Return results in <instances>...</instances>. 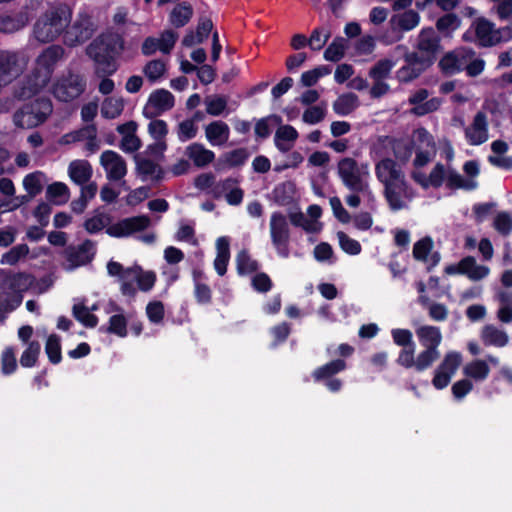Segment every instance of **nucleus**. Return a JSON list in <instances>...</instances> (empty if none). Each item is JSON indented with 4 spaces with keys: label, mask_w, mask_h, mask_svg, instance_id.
<instances>
[{
    "label": "nucleus",
    "mask_w": 512,
    "mask_h": 512,
    "mask_svg": "<svg viewBox=\"0 0 512 512\" xmlns=\"http://www.w3.org/2000/svg\"><path fill=\"white\" fill-rule=\"evenodd\" d=\"M65 50L61 45H50L35 59L31 73L15 89L17 99H29L47 87L56 65L64 58Z\"/></svg>",
    "instance_id": "nucleus-1"
},
{
    "label": "nucleus",
    "mask_w": 512,
    "mask_h": 512,
    "mask_svg": "<svg viewBox=\"0 0 512 512\" xmlns=\"http://www.w3.org/2000/svg\"><path fill=\"white\" fill-rule=\"evenodd\" d=\"M72 14V9L65 4L48 8L35 21L33 38L40 44L54 42L59 36L64 35V31L71 23Z\"/></svg>",
    "instance_id": "nucleus-2"
},
{
    "label": "nucleus",
    "mask_w": 512,
    "mask_h": 512,
    "mask_svg": "<svg viewBox=\"0 0 512 512\" xmlns=\"http://www.w3.org/2000/svg\"><path fill=\"white\" fill-rule=\"evenodd\" d=\"M107 272L112 277H118L121 293L133 297L136 294V284L141 291L152 289L156 281V275L152 271H144L140 266L124 268L120 263L110 261L107 264Z\"/></svg>",
    "instance_id": "nucleus-3"
},
{
    "label": "nucleus",
    "mask_w": 512,
    "mask_h": 512,
    "mask_svg": "<svg viewBox=\"0 0 512 512\" xmlns=\"http://www.w3.org/2000/svg\"><path fill=\"white\" fill-rule=\"evenodd\" d=\"M337 172L347 189L352 192H361L369 198L374 197L368 182L370 176L368 164L359 165L353 158L345 157L338 162Z\"/></svg>",
    "instance_id": "nucleus-4"
},
{
    "label": "nucleus",
    "mask_w": 512,
    "mask_h": 512,
    "mask_svg": "<svg viewBox=\"0 0 512 512\" xmlns=\"http://www.w3.org/2000/svg\"><path fill=\"white\" fill-rule=\"evenodd\" d=\"M414 52H405V61L410 63H421L427 67L433 63L437 54L441 51V39L432 27L423 28L415 43Z\"/></svg>",
    "instance_id": "nucleus-5"
},
{
    "label": "nucleus",
    "mask_w": 512,
    "mask_h": 512,
    "mask_svg": "<svg viewBox=\"0 0 512 512\" xmlns=\"http://www.w3.org/2000/svg\"><path fill=\"white\" fill-rule=\"evenodd\" d=\"M53 111L52 102L40 97L24 104L13 114V124L22 129H31L43 124Z\"/></svg>",
    "instance_id": "nucleus-6"
},
{
    "label": "nucleus",
    "mask_w": 512,
    "mask_h": 512,
    "mask_svg": "<svg viewBox=\"0 0 512 512\" xmlns=\"http://www.w3.org/2000/svg\"><path fill=\"white\" fill-rule=\"evenodd\" d=\"M269 234L278 256L288 258L290 255V226L287 217L282 212L276 211L271 214Z\"/></svg>",
    "instance_id": "nucleus-7"
},
{
    "label": "nucleus",
    "mask_w": 512,
    "mask_h": 512,
    "mask_svg": "<svg viewBox=\"0 0 512 512\" xmlns=\"http://www.w3.org/2000/svg\"><path fill=\"white\" fill-rule=\"evenodd\" d=\"M85 89V78L80 74L68 72L54 82L52 93L61 102H71L80 97Z\"/></svg>",
    "instance_id": "nucleus-8"
},
{
    "label": "nucleus",
    "mask_w": 512,
    "mask_h": 512,
    "mask_svg": "<svg viewBox=\"0 0 512 512\" xmlns=\"http://www.w3.org/2000/svg\"><path fill=\"white\" fill-rule=\"evenodd\" d=\"M96 254V243L86 239L78 245H69L63 251L62 266L66 271H73L89 264Z\"/></svg>",
    "instance_id": "nucleus-9"
},
{
    "label": "nucleus",
    "mask_w": 512,
    "mask_h": 512,
    "mask_svg": "<svg viewBox=\"0 0 512 512\" xmlns=\"http://www.w3.org/2000/svg\"><path fill=\"white\" fill-rule=\"evenodd\" d=\"M94 32L92 18L87 13H79L64 31L63 42L68 47H76L88 41Z\"/></svg>",
    "instance_id": "nucleus-10"
},
{
    "label": "nucleus",
    "mask_w": 512,
    "mask_h": 512,
    "mask_svg": "<svg viewBox=\"0 0 512 512\" xmlns=\"http://www.w3.org/2000/svg\"><path fill=\"white\" fill-rule=\"evenodd\" d=\"M461 363L462 356L459 352L450 351L446 353L443 360L434 371V377L432 379L433 386L438 390L446 388Z\"/></svg>",
    "instance_id": "nucleus-11"
},
{
    "label": "nucleus",
    "mask_w": 512,
    "mask_h": 512,
    "mask_svg": "<svg viewBox=\"0 0 512 512\" xmlns=\"http://www.w3.org/2000/svg\"><path fill=\"white\" fill-rule=\"evenodd\" d=\"M28 64V57L21 52L0 51V81L7 83L19 76Z\"/></svg>",
    "instance_id": "nucleus-12"
},
{
    "label": "nucleus",
    "mask_w": 512,
    "mask_h": 512,
    "mask_svg": "<svg viewBox=\"0 0 512 512\" xmlns=\"http://www.w3.org/2000/svg\"><path fill=\"white\" fill-rule=\"evenodd\" d=\"M383 194L389 208L394 212L407 209L409 203L415 197V192L406 179L385 187Z\"/></svg>",
    "instance_id": "nucleus-13"
},
{
    "label": "nucleus",
    "mask_w": 512,
    "mask_h": 512,
    "mask_svg": "<svg viewBox=\"0 0 512 512\" xmlns=\"http://www.w3.org/2000/svg\"><path fill=\"white\" fill-rule=\"evenodd\" d=\"M175 98L171 92L165 89H157L153 91L148 98L146 105L143 108V115L148 119L163 114L174 107Z\"/></svg>",
    "instance_id": "nucleus-14"
},
{
    "label": "nucleus",
    "mask_w": 512,
    "mask_h": 512,
    "mask_svg": "<svg viewBox=\"0 0 512 512\" xmlns=\"http://www.w3.org/2000/svg\"><path fill=\"white\" fill-rule=\"evenodd\" d=\"M100 165L103 167L109 181H121L127 174V162L117 152L105 150L100 155Z\"/></svg>",
    "instance_id": "nucleus-15"
},
{
    "label": "nucleus",
    "mask_w": 512,
    "mask_h": 512,
    "mask_svg": "<svg viewBox=\"0 0 512 512\" xmlns=\"http://www.w3.org/2000/svg\"><path fill=\"white\" fill-rule=\"evenodd\" d=\"M465 140L469 145L479 146L489 139V122L484 111H478L471 123L464 129Z\"/></svg>",
    "instance_id": "nucleus-16"
},
{
    "label": "nucleus",
    "mask_w": 512,
    "mask_h": 512,
    "mask_svg": "<svg viewBox=\"0 0 512 512\" xmlns=\"http://www.w3.org/2000/svg\"><path fill=\"white\" fill-rule=\"evenodd\" d=\"M473 56V50L459 47L445 54L439 62L442 71L447 75H454L465 69L467 61Z\"/></svg>",
    "instance_id": "nucleus-17"
},
{
    "label": "nucleus",
    "mask_w": 512,
    "mask_h": 512,
    "mask_svg": "<svg viewBox=\"0 0 512 512\" xmlns=\"http://www.w3.org/2000/svg\"><path fill=\"white\" fill-rule=\"evenodd\" d=\"M375 175L384 188L406 179L401 165L391 158H384L376 163Z\"/></svg>",
    "instance_id": "nucleus-18"
},
{
    "label": "nucleus",
    "mask_w": 512,
    "mask_h": 512,
    "mask_svg": "<svg viewBox=\"0 0 512 512\" xmlns=\"http://www.w3.org/2000/svg\"><path fill=\"white\" fill-rule=\"evenodd\" d=\"M150 225V218L146 215L125 218L118 223L110 225L107 233L113 237H127L135 232L142 231Z\"/></svg>",
    "instance_id": "nucleus-19"
},
{
    "label": "nucleus",
    "mask_w": 512,
    "mask_h": 512,
    "mask_svg": "<svg viewBox=\"0 0 512 512\" xmlns=\"http://www.w3.org/2000/svg\"><path fill=\"white\" fill-rule=\"evenodd\" d=\"M499 364L500 360L498 357L488 355L485 359L478 358L468 362L463 367V374L471 381L483 382L490 374V365L498 366Z\"/></svg>",
    "instance_id": "nucleus-20"
},
{
    "label": "nucleus",
    "mask_w": 512,
    "mask_h": 512,
    "mask_svg": "<svg viewBox=\"0 0 512 512\" xmlns=\"http://www.w3.org/2000/svg\"><path fill=\"white\" fill-rule=\"evenodd\" d=\"M87 54L96 64L95 73L98 77L110 76L117 71L118 65L115 59L102 53L97 42H93L87 47Z\"/></svg>",
    "instance_id": "nucleus-21"
},
{
    "label": "nucleus",
    "mask_w": 512,
    "mask_h": 512,
    "mask_svg": "<svg viewBox=\"0 0 512 512\" xmlns=\"http://www.w3.org/2000/svg\"><path fill=\"white\" fill-rule=\"evenodd\" d=\"M429 93L426 89H419L409 97V104L414 107L411 113L416 116H424L439 109L442 104L440 98L434 97L428 99Z\"/></svg>",
    "instance_id": "nucleus-22"
},
{
    "label": "nucleus",
    "mask_w": 512,
    "mask_h": 512,
    "mask_svg": "<svg viewBox=\"0 0 512 512\" xmlns=\"http://www.w3.org/2000/svg\"><path fill=\"white\" fill-rule=\"evenodd\" d=\"M4 285L17 295H22L23 292L29 289H34L38 293L45 291V288H39L35 278L26 272L8 274L4 279Z\"/></svg>",
    "instance_id": "nucleus-23"
},
{
    "label": "nucleus",
    "mask_w": 512,
    "mask_h": 512,
    "mask_svg": "<svg viewBox=\"0 0 512 512\" xmlns=\"http://www.w3.org/2000/svg\"><path fill=\"white\" fill-rule=\"evenodd\" d=\"M136 172L142 181L157 182L163 178L161 166L146 157L136 156Z\"/></svg>",
    "instance_id": "nucleus-24"
},
{
    "label": "nucleus",
    "mask_w": 512,
    "mask_h": 512,
    "mask_svg": "<svg viewBox=\"0 0 512 512\" xmlns=\"http://www.w3.org/2000/svg\"><path fill=\"white\" fill-rule=\"evenodd\" d=\"M415 333L424 348L438 349L442 342V333L439 327L420 325L416 328Z\"/></svg>",
    "instance_id": "nucleus-25"
},
{
    "label": "nucleus",
    "mask_w": 512,
    "mask_h": 512,
    "mask_svg": "<svg viewBox=\"0 0 512 512\" xmlns=\"http://www.w3.org/2000/svg\"><path fill=\"white\" fill-rule=\"evenodd\" d=\"M230 136L229 126L220 120L213 121L205 126V137L212 146L224 145Z\"/></svg>",
    "instance_id": "nucleus-26"
},
{
    "label": "nucleus",
    "mask_w": 512,
    "mask_h": 512,
    "mask_svg": "<svg viewBox=\"0 0 512 512\" xmlns=\"http://www.w3.org/2000/svg\"><path fill=\"white\" fill-rule=\"evenodd\" d=\"M298 138L297 130L291 125H281L275 132L274 144L279 151H290Z\"/></svg>",
    "instance_id": "nucleus-27"
},
{
    "label": "nucleus",
    "mask_w": 512,
    "mask_h": 512,
    "mask_svg": "<svg viewBox=\"0 0 512 512\" xmlns=\"http://www.w3.org/2000/svg\"><path fill=\"white\" fill-rule=\"evenodd\" d=\"M92 174V166L87 160H73L68 166V175L70 179L77 185H83L89 182Z\"/></svg>",
    "instance_id": "nucleus-28"
},
{
    "label": "nucleus",
    "mask_w": 512,
    "mask_h": 512,
    "mask_svg": "<svg viewBox=\"0 0 512 512\" xmlns=\"http://www.w3.org/2000/svg\"><path fill=\"white\" fill-rule=\"evenodd\" d=\"M185 155L193 161L197 167L207 166L215 158L213 151L205 148L204 145L199 143H192L187 146L185 149Z\"/></svg>",
    "instance_id": "nucleus-29"
},
{
    "label": "nucleus",
    "mask_w": 512,
    "mask_h": 512,
    "mask_svg": "<svg viewBox=\"0 0 512 512\" xmlns=\"http://www.w3.org/2000/svg\"><path fill=\"white\" fill-rule=\"evenodd\" d=\"M481 339L486 346L501 348L508 344L509 336L504 330L493 325H486L481 331Z\"/></svg>",
    "instance_id": "nucleus-30"
},
{
    "label": "nucleus",
    "mask_w": 512,
    "mask_h": 512,
    "mask_svg": "<svg viewBox=\"0 0 512 512\" xmlns=\"http://www.w3.org/2000/svg\"><path fill=\"white\" fill-rule=\"evenodd\" d=\"M463 275L467 276L472 281H480L486 278L490 273L488 266L479 265L476 259L472 256H467L462 259Z\"/></svg>",
    "instance_id": "nucleus-31"
},
{
    "label": "nucleus",
    "mask_w": 512,
    "mask_h": 512,
    "mask_svg": "<svg viewBox=\"0 0 512 512\" xmlns=\"http://www.w3.org/2000/svg\"><path fill=\"white\" fill-rule=\"evenodd\" d=\"M217 255L214 260V268L218 275L223 276L227 270V264L230 258L229 239L222 236L216 240Z\"/></svg>",
    "instance_id": "nucleus-32"
},
{
    "label": "nucleus",
    "mask_w": 512,
    "mask_h": 512,
    "mask_svg": "<svg viewBox=\"0 0 512 512\" xmlns=\"http://www.w3.org/2000/svg\"><path fill=\"white\" fill-rule=\"evenodd\" d=\"M420 15L415 10L409 9L391 19L392 24L401 31H410L416 28L420 23Z\"/></svg>",
    "instance_id": "nucleus-33"
},
{
    "label": "nucleus",
    "mask_w": 512,
    "mask_h": 512,
    "mask_svg": "<svg viewBox=\"0 0 512 512\" xmlns=\"http://www.w3.org/2000/svg\"><path fill=\"white\" fill-rule=\"evenodd\" d=\"M193 16V8L188 2L177 4L171 11L169 16L170 23L180 28L185 26Z\"/></svg>",
    "instance_id": "nucleus-34"
},
{
    "label": "nucleus",
    "mask_w": 512,
    "mask_h": 512,
    "mask_svg": "<svg viewBox=\"0 0 512 512\" xmlns=\"http://www.w3.org/2000/svg\"><path fill=\"white\" fill-rule=\"evenodd\" d=\"M477 40L482 46H493V37L495 34L494 24L481 18L474 23Z\"/></svg>",
    "instance_id": "nucleus-35"
},
{
    "label": "nucleus",
    "mask_w": 512,
    "mask_h": 512,
    "mask_svg": "<svg viewBox=\"0 0 512 512\" xmlns=\"http://www.w3.org/2000/svg\"><path fill=\"white\" fill-rule=\"evenodd\" d=\"M359 106L358 96L354 93L340 95L333 103V110L340 116L352 113Z\"/></svg>",
    "instance_id": "nucleus-36"
},
{
    "label": "nucleus",
    "mask_w": 512,
    "mask_h": 512,
    "mask_svg": "<svg viewBox=\"0 0 512 512\" xmlns=\"http://www.w3.org/2000/svg\"><path fill=\"white\" fill-rule=\"evenodd\" d=\"M27 23L28 18L22 13L16 15H0V32L13 33L25 27Z\"/></svg>",
    "instance_id": "nucleus-37"
},
{
    "label": "nucleus",
    "mask_w": 512,
    "mask_h": 512,
    "mask_svg": "<svg viewBox=\"0 0 512 512\" xmlns=\"http://www.w3.org/2000/svg\"><path fill=\"white\" fill-rule=\"evenodd\" d=\"M206 112L211 116H220L227 110L228 97L224 95H210L204 99Z\"/></svg>",
    "instance_id": "nucleus-38"
},
{
    "label": "nucleus",
    "mask_w": 512,
    "mask_h": 512,
    "mask_svg": "<svg viewBox=\"0 0 512 512\" xmlns=\"http://www.w3.org/2000/svg\"><path fill=\"white\" fill-rule=\"evenodd\" d=\"M111 219L107 213L96 211L84 222L85 230L90 234L100 232L110 225Z\"/></svg>",
    "instance_id": "nucleus-39"
},
{
    "label": "nucleus",
    "mask_w": 512,
    "mask_h": 512,
    "mask_svg": "<svg viewBox=\"0 0 512 512\" xmlns=\"http://www.w3.org/2000/svg\"><path fill=\"white\" fill-rule=\"evenodd\" d=\"M124 109L123 99L120 97H107L101 105V114L104 118L114 119L121 115Z\"/></svg>",
    "instance_id": "nucleus-40"
},
{
    "label": "nucleus",
    "mask_w": 512,
    "mask_h": 512,
    "mask_svg": "<svg viewBox=\"0 0 512 512\" xmlns=\"http://www.w3.org/2000/svg\"><path fill=\"white\" fill-rule=\"evenodd\" d=\"M45 182L46 178L44 173L36 171L25 176L23 186L30 197H34L42 191Z\"/></svg>",
    "instance_id": "nucleus-41"
},
{
    "label": "nucleus",
    "mask_w": 512,
    "mask_h": 512,
    "mask_svg": "<svg viewBox=\"0 0 512 512\" xmlns=\"http://www.w3.org/2000/svg\"><path fill=\"white\" fill-rule=\"evenodd\" d=\"M29 251L30 249L26 244L16 245L2 255L0 263L2 265L14 266L21 260L25 259L29 254Z\"/></svg>",
    "instance_id": "nucleus-42"
},
{
    "label": "nucleus",
    "mask_w": 512,
    "mask_h": 512,
    "mask_svg": "<svg viewBox=\"0 0 512 512\" xmlns=\"http://www.w3.org/2000/svg\"><path fill=\"white\" fill-rule=\"evenodd\" d=\"M395 61L385 58L377 61L369 70V77L372 80H385L389 77Z\"/></svg>",
    "instance_id": "nucleus-43"
},
{
    "label": "nucleus",
    "mask_w": 512,
    "mask_h": 512,
    "mask_svg": "<svg viewBox=\"0 0 512 512\" xmlns=\"http://www.w3.org/2000/svg\"><path fill=\"white\" fill-rule=\"evenodd\" d=\"M345 368L346 363L344 360H334L316 369L313 372V377L317 381L322 379H329L331 376L340 371H343Z\"/></svg>",
    "instance_id": "nucleus-44"
},
{
    "label": "nucleus",
    "mask_w": 512,
    "mask_h": 512,
    "mask_svg": "<svg viewBox=\"0 0 512 512\" xmlns=\"http://www.w3.org/2000/svg\"><path fill=\"white\" fill-rule=\"evenodd\" d=\"M439 357V349L424 348V350H422L416 356L415 370L418 372H422L430 368L433 365V363L439 359Z\"/></svg>",
    "instance_id": "nucleus-45"
},
{
    "label": "nucleus",
    "mask_w": 512,
    "mask_h": 512,
    "mask_svg": "<svg viewBox=\"0 0 512 512\" xmlns=\"http://www.w3.org/2000/svg\"><path fill=\"white\" fill-rule=\"evenodd\" d=\"M446 182L450 188H462L473 190L477 187V182L473 179H464L458 172L448 168Z\"/></svg>",
    "instance_id": "nucleus-46"
},
{
    "label": "nucleus",
    "mask_w": 512,
    "mask_h": 512,
    "mask_svg": "<svg viewBox=\"0 0 512 512\" xmlns=\"http://www.w3.org/2000/svg\"><path fill=\"white\" fill-rule=\"evenodd\" d=\"M290 221L294 226L301 227L308 233H317L322 229L319 221L306 218L302 212L290 214Z\"/></svg>",
    "instance_id": "nucleus-47"
},
{
    "label": "nucleus",
    "mask_w": 512,
    "mask_h": 512,
    "mask_svg": "<svg viewBox=\"0 0 512 512\" xmlns=\"http://www.w3.org/2000/svg\"><path fill=\"white\" fill-rule=\"evenodd\" d=\"M22 298V295L14 294L13 291L0 287V312L14 310L21 304Z\"/></svg>",
    "instance_id": "nucleus-48"
},
{
    "label": "nucleus",
    "mask_w": 512,
    "mask_h": 512,
    "mask_svg": "<svg viewBox=\"0 0 512 512\" xmlns=\"http://www.w3.org/2000/svg\"><path fill=\"white\" fill-rule=\"evenodd\" d=\"M40 351V343L37 341H30L20 357V364L26 368L33 367L37 362Z\"/></svg>",
    "instance_id": "nucleus-49"
},
{
    "label": "nucleus",
    "mask_w": 512,
    "mask_h": 512,
    "mask_svg": "<svg viewBox=\"0 0 512 512\" xmlns=\"http://www.w3.org/2000/svg\"><path fill=\"white\" fill-rule=\"evenodd\" d=\"M346 49V41L344 38L334 39L324 52V58L327 61L337 62L343 56Z\"/></svg>",
    "instance_id": "nucleus-50"
},
{
    "label": "nucleus",
    "mask_w": 512,
    "mask_h": 512,
    "mask_svg": "<svg viewBox=\"0 0 512 512\" xmlns=\"http://www.w3.org/2000/svg\"><path fill=\"white\" fill-rule=\"evenodd\" d=\"M234 184L235 181L233 179H226L220 186L223 191H228L226 193V201L230 205H239L243 200L244 193L242 189L234 187Z\"/></svg>",
    "instance_id": "nucleus-51"
},
{
    "label": "nucleus",
    "mask_w": 512,
    "mask_h": 512,
    "mask_svg": "<svg viewBox=\"0 0 512 512\" xmlns=\"http://www.w3.org/2000/svg\"><path fill=\"white\" fill-rule=\"evenodd\" d=\"M47 195L53 199L56 204L66 203L70 197L69 188L62 182H55L48 186Z\"/></svg>",
    "instance_id": "nucleus-52"
},
{
    "label": "nucleus",
    "mask_w": 512,
    "mask_h": 512,
    "mask_svg": "<svg viewBox=\"0 0 512 512\" xmlns=\"http://www.w3.org/2000/svg\"><path fill=\"white\" fill-rule=\"evenodd\" d=\"M166 72V65L161 60H151L143 67L144 75L151 82L158 81Z\"/></svg>",
    "instance_id": "nucleus-53"
},
{
    "label": "nucleus",
    "mask_w": 512,
    "mask_h": 512,
    "mask_svg": "<svg viewBox=\"0 0 512 512\" xmlns=\"http://www.w3.org/2000/svg\"><path fill=\"white\" fill-rule=\"evenodd\" d=\"M73 315L87 327H95L98 323L97 317L91 314L90 310L82 304H75L73 306Z\"/></svg>",
    "instance_id": "nucleus-54"
},
{
    "label": "nucleus",
    "mask_w": 512,
    "mask_h": 512,
    "mask_svg": "<svg viewBox=\"0 0 512 512\" xmlns=\"http://www.w3.org/2000/svg\"><path fill=\"white\" fill-rule=\"evenodd\" d=\"M330 36L331 33L328 29L316 28L308 39V45L312 50L318 51L324 47Z\"/></svg>",
    "instance_id": "nucleus-55"
},
{
    "label": "nucleus",
    "mask_w": 512,
    "mask_h": 512,
    "mask_svg": "<svg viewBox=\"0 0 512 512\" xmlns=\"http://www.w3.org/2000/svg\"><path fill=\"white\" fill-rule=\"evenodd\" d=\"M17 361L13 347H6L1 354V371L4 375H10L15 372Z\"/></svg>",
    "instance_id": "nucleus-56"
},
{
    "label": "nucleus",
    "mask_w": 512,
    "mask_h": 512,
    "mask_svg": "<svg viewBox=\"0 0 512 512\" xmlns=\"http://www.w3.org/2000/svg\"><path fill=\"white\" fill-rule=\"evenodd\" d=\"M337 238L341 249L345 253L350 255L360 254L362 248L361 244L357 240L349 237L346 233L342 231H339L337 233Z\"/></svg>",
    "instance_id": "nucleus-57"
},
{
    "label": "nucleus",
    "mask_w": 512,
    "mask_h": 512,
    "mask_svg": "<svg viewBox=\"0 0 512 512\" xmlns=\"http://www.w3.org/2000/svg\"><path fill=\"white\" fill-rule=\"evenodd\" d=\"M461 21L456 14L448 13L440 17L436 22V27L440 32L450 33L459 28Z\"/></svg>",
    "instance_id": "nucleus-58"
},
{
    "label": "nucleus",
    "mask_w": 512,
    "mask_h": 512,
    "mask_svg": "<svg viewBox=\"0 0 512 512\" xmlns=\"http://www.w3.org/2000/svg\"><path fill=\"white\" fill-rule=\"evenodd\" d=\"M326 116V106L317 105L306 109L302 115L303 122L314 125L321 122Z\"/></svg>",
    "instance_id": "nucleus-59"
},
{
    "label": "nucleus",
    "mask_w": 512,
    "mask_h": 512,
    "mask_svg": "<svg viewBox=\"0 0 512 512\" xmlns=\"http://www.w3.org/2000/svg\"><path fill=\"white\" fill-rule=\"evenodd\" d=\"M198 132V127L194 123V120L186 119L178 124L177 136L181 142H186L193 139Z\"/></svg>",
    "instance_id": "nucleus-60"
},
{
    "label": "nucleus",
    "mask_w": 512,
    "mask_h": 512,
    "mask_svg": "<svg viewBox=\"0 0 512 512\" xmlns=\"http://www.w3.org/2000/svg\"><path fill=\"white\" fill-rule=\"evenodd\" d=\"M330 73V69L326 66H319L315 69L304 72L301 75V83L305 87H311L317 83L319 78L322 76L328 75Z\"/></svg>",
    "instance_id": "nucleus-61"
},
{
    "label": "nucleus",
    "mask_w": 512,
    "mask_h": 512,
    "mask_svg": "<svg viewBox=\"0 0 512 512\" xmlns=\"http://www.w3.org/2000/svg\"><path fill=\"white\" fill-rule=\"evenodd\" d=\"M412 139L417 149H434L435 147L432 135L425 128L416 129Z\"/></svg>",
    "instance_id": "nucleus-62"
},
{
    "label": "nucleus",
    "mask_w": 512,
    "mask_h": 512,
    "mask_svg": "<svg viewBox=\"0 0 512 512\" xmlns=\"http://www.w3.org/2000/svg\"><path fill=\"white\" fill-rule=\"evenodd\" d=\"M107 332L116 334L119 337L127 335V321L122 314H116L110 317Z\"/></svg>",
    "instance_id": "nucleus-63"
},
{
    "label": "nucleus",
    "mask_w": 512,
    "mask_h": 512,
    "mask_svg": "<svg viewBox=\"0 0 512 512\" xmlns=\"http://www.w3.org/2000/svg\"><path fill=\"white\" fill-rule=\"evenodd\" d=\"M493 226L503 236L509 235L512 231V216L507 212L498 213Z\"/></svg>",
    "instance_id": "nucleus-64"
}]
</instances>
